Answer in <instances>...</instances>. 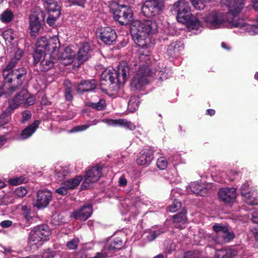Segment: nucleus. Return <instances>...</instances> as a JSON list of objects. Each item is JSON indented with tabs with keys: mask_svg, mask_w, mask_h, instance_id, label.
I'll return each mask as SVG.
<instances>
[{
	"mask_svg": "<svg viewBox=\"0 0 258 258\" xmlns=\"http://www.w3.org/2000/svg\"><path fill=\"white\" fill-rule=\"evenodd\" d=\"M60 47V42L57 36H55L49 39L43 37L39 39L36 44L34 54L35 63L38 62L42 54H50L56 56L57 50Z\"/></svg>",
	"mask_w": 258,
	"mask_h": 258,
	"instance_id": "obj_4",
	"label": "nucleus"
},
{
	"mask_svg": "<svg viewBox=\"0 0 258 258\" xmlns=\"http://www.w3.org/2000/svg\"><path fill=\"white\" fill-rule=\"evenodd\" d=\"M75 52L73 50L72 47H67L64 51L61 53L60 59L61 60H67V62H63L65 64L72 63L74 59Z\"/></svg>",
	"mask_w": 258,
	"mask_h": 258,
	"instance_id": "obj_26",
	"label": "nucleus"
},
{
	"mask_svg": "<svg viewBox=\"0 0 258 258\" xmlns=\"http://www.w3.org/2000/svg\"><path fill=\"white\" fill-rule=\"evenodd\" d=\"M22 121L25 122L31 118V114L28 111L24 112L23 114Z\"/></svg>",
	"mask_w": 258,
	"mask_h": 258,
	"instance_id": "obj_55",
	"label": "nucleus"
},
{
	"mask_svg": "<svg viewBox=\"0 0 258 258\" xmlns=\"http://www.w3.org/2000/svg\"><path fill=\"white\" fill-rule=\"evenodd\" d=\"M161 233V232L159 230L151 231L149 233L147 238L149 241H151L154 240Z\"/></svg>",
	"mask_w": 258,
	"mask_h": 258,
	"instance_id": "obj_47",
	"label": "nucleus"
},
{
	"mask_svg": "<svg viewBox=\"0 0 258 258\" xmlns=\"http://www.w3.org/2000/svg\"><path fill=\"white\" fill-rule=\"evenodd\" d=\"M3 37L6 42L11 43L16 37V34L11 29H8L3 33Z\"/></svg>",
	"mask_w": 258,
	"mask_h": 258,
	"instance_id": "obj_39",
	"label": "nucleus"
},
{
	"mask_svg": "<svg viewBox=\"0 0 258 258\" xmlns=\"http://www.w3.org/2000/svg\"><path fill=\"white\" fill-rule=\"evenodd\" d=\"M48 17L47 19V23L50 26H53L55 22L60 15V9H47Z\"/></svg>",
	"mask_w": 258,
	"mask_h": 258,
	"instance_id": "obj_29",
	"label": "nucleus"
},
{
	"mask_svg": "<svg viewBox=\"0 0 258 258\" xmlns=\"http://www.w3.org/2000/svg\"><path fill=\"white\" fill-rule=\"evenodd\" d=\"M10 116L6 113L0 116V127L7 124L10 120Z\"/></svg>",
	"mask_w": 258,
	"mask_h": 258,
	"instance_id": "obj_48",
	"label": "nucleus"
},
{
	"mask_svg": "<svg viewBox=\"0 0 258 258\" xmlns=\"http://www.w3.org/2000/svg\"><path fill=\"white\" fill-rule=\"evenodd\" d=\"M52 198V195L49 190L44 189L38 191L37 197L34 202V206L38 209L47 206Z\"/></svg>",
	"mask_w": 258,
	"mask_h": 258,
	"instance_id": "obj_11",
	"label": "nucleus"
},
{
	"mask_svg": "<svg viewBox=\"0 0 258 258\" xmlns=\"http://www.w3.org/2000/svg\"><path fill=\"white\" fill-rule=\"evenodd\" d=\"M99 38L104 43L110 45L115 42L117 35L115 31L111 28H103L100 30Z\"/></svg>",
	"mask_w": 258,
	"mask_h": 258,
	"instance_id": "obj_12",
	"label": "nucleus"
},
{
	"mask_svg": "<svg viewBox=\"0 0 258 258\" xmlns=\"http://www.w3.org/2000/svg\"><path fill=\"white\" fill-rule=\"evenodd\" d=\"M96 86L95 81L94 80L85 81L79 85L77 91L80 93L90 91L94 90Z\"/></svg>",
	"mask_w": 258,
	"mask_h": 258,
	"instance_id": "obj_30",
	"label": "nucleus"
},
{
	"mask_svg": "<svg viewBox=\"0 0 258 258\" xmlns=\"http://www.w3.org/2000/svg\"><path fill=\"white\" fill-rule=\"evenodd\" d=\"M183 49L182 44L179 42H173L168 48V52L171 55H176Z\"/></svg>",
	"mask_w": 258,
	"mask_h": 258,
	"instance_id": "obj_33",
	"label": "nucleus"
},
{
	"mask_svg": "<svg viewBox=\"0 0 258 258\" xmlns=\"http://www.w3.org/2000/svg\"><path fill=\"white\" fill-rule=\"evenodd\" d=\"M241 193L242 196H243V191L245 190L246 194H249L251 190H254L253 188H251L249 187V184L248 182H245L241 187L240 188Z\"/></svg>",
	"mask_w": 258,
	"mask_h": 258,
	"instance_id": "obj_51",
	"label": "nucleus"
},
{
	"mask_svg": "<svg viewBox=\"0 0 258 258\" xmlns=\"http://www.w3.org/2000/svg\"><path fill=\"white\" fill-rule=\"evenodd\" d=\"M173 11L177 14V21L185 24L189 29H198L201 26L199 15H191L190 7L185 0H179L175 3L173 5Z\"/></svg>",
	"mask_w": 258,
	"mask_h": 258,
	"instance_id": "obj_3",
	"label": "nucleus"
},
{
	"mask_svg": "<svg viewBox=\"0 0 258 258\" xmlns=\"http://www.w3.org/2000/svg\"><path fill=\"white\" fill-rule=\"evenodd\" d=\"M244 201L249 205H258V192L255 190H251L250 192L246 194L243 191Z\"/></svg>",
	"mask_w": 258,
	"mask_h": 258,
	"instance_id": "obj_25",
	"label": "nucleus"
},
{
	"mask_svg": "<svg viewBox=\"0 0 258 258\" xmlns=\"http://www.w3.org/2000/svg\"><path fill=\"white\" fill-rule=\"evenodd\" d=\"M157 30L156 23L149 20L143 22L136 20L131 25L133 38L136 44L140 47L138 51L139 59L141 61L146 62L150 59V48L153 45L151 35Z\"/></svg>",
	"mask_w": 258,
	"mask_h": 258,
	"instance_id": "obj_1",
	"label": "nucleus"
},
{
	"mask_svg": "<svg viewBox=\"0 0 258 258\" xmlns=\"http://www.w3.org/2000/svg\"><path fill=\"white\" fill-rule=\"evenodd\" d=\"M35 102L34 97L31 95L27 90H23L10 101L9 108L13 110L20 105L28 107L33 105Z\"/></svg>",
	"mask_w": 258,
	"mask_h": 258,
	"instance_id": "obj_7",
	"label": "nucleus"
},
{
	"mask_svg": "<svg viewBox=\"0 0 258 258\" xmlns=\"http://www.w3.org/2000/svg\"><path fill=\"white\" fill-rule=\"evenodd\" d=\"M213 229L217 234V237H219L224 231H226L227 227L220 224H216L213 226Z\"/></svg>",
	"mask_w": 258,
	"mask_h": 258,
	"instance_id": "obj_43",
	"label": "nucleus"
},
{
	"mask_svg": "<svg viewBox=\"0 0 258 258\" xmlns=\"http://www.w3.org/2000/svg\"><path fill=\"white\" fill-rule=\"evenodd\" d=\"M87 105L97 110H102L105 108L106 102L104 100L100 99H99V101L97 103L89 102L87 103Z\"/></svg>",
	"mask_w": 258,
	"mask_h": 258,
	"instance_id": "obj_38",
	"label": "nucleus"
},
{
	"mask_svg": "<svg viewBox=\"0 0 258 258\" xmlns=\"http://www.w3.org/2000/svg\"><path fill=\"white\" fill-rule=\"evenodd\" d=\"M39 124L38 120L34 121L33 123L25 128L21 134L20 138L22 140H25L32 136L36 131Z\"/></svg>",
	"mask_w": 258,
	"mask_h": 258,
	"instance_id": "obj_27",
	"label": "nucleus"
},
{
	"mask_svg": "<svg viewBox=\"0 0 258 258\" xmlns=\"http://www.w3.org/2000/svg\"><path fill=\"white\" fill-rule=\"evenodd\" d=\"M164 3L153 1H146L142 7V12L144 15L148 17L159 14L164 9Z\"/></svg>",
	"mask_w": 258,
	"mask_h": 258,
	"instance_id": "obj_9",
	"label": "nucleus"
},
{
	"mask_svg": "<svg viewBox=\"0 0 258 258\" xmlns=\"http://www.w3.org/2000/svg\"><path fill=\"white\" fill-rule=\"evenodd\" d=\"M44 22L43 14L42 12L33 13L29 18V28L30 34L32 36H36L42 28Z\"/></svg>",
	"mask_w": 258,
	"mask_h": 258,
	"instance_id": "obj_10",
	"label": "nucleus"
},
{
	"mask_svg": "<svg viewBox=\"0 0 258 258\" xmlns=\"http://www.w3.org/2000/svg\"><path fill=\"white\" fill-rule=\"evenodd\" d=\"M79 242L78 238H75L69 241L67 243V246L69 249H76Z\"/></svg>",
	"mask_w": 258,
	"mask_h": 258,
	"instance_id": "obj_44",
	"label": "nucleus"
},
{
	"mask_svg": "<svg viewBox=\"0 0 258 258\" xmlns=\"http://www.w3.org/2000/svg\"><path fill=\"white\" fill-rule=\"evenodd\" d=\"M153 158V150L151 149H146L140 152L137 162L139 165L146 166L151 163Z\"/></svg>",
	"mask_w": 258,
	"mask_h": 258,
	"instance_id": "obj_18",
	"label": "nucleus"
},
{
	"mask_svg": "<svg viewBox=\"0 0 258 258\" xmlns=\"http://www.w3.org/2000/svg\"><path fill=\"white\" fill-rule=\"evenodd\" d=\"M68 2L70 3L73 4H77L80 5L82 3H83L84 0H68Z\"/></svg>",
	"mask_w": 258,
	"mask_h": 258,
	"instance_id": "obj_60",
	"label": "nucleus"
},
{
	"mask_svg": "<svg viewBox=\"0 0 258 258\" xmlns=\"http://www.w3.org/2000/svg\"><path fill=\"white\" fill-rule=\"evenodd\" d=\"M205 21L214 29L227 27L230 23L234 27H239L242 30H245L251 35L258 33V25L247 24L244 23L243 20H239L237 22L235 20V18H233L231 21H229L225 14L219 12H212L205 18Z\"/></svg>",
	"mask_w": 258,
	"mask_h": 258,
	"instance_id": "obj_2",
	"label": "nucleus"
},
{
	"mask_svg": "<svg viewBox=\"0 0 258 258\" xmlns=\"http://www.w3.org/2000/svg\"><path fill=\"white\" fill-rule=\"evenodd\" d=\"M69 189L63 184V185L56 190V192L60 195H66L68 193Z\"/></svg>",
	"mask_w": 258,
	"mask_h": 258,
	"instance_id": "obj_53",
	"label": "nucleus"
},
{
	"mask_svg": "<svg viewBox=\"0 0 258 258\" xmlns=\"http://www.w3.org/2000/svg\"><path fill=\"white\" fill-rule=\"evenodd\" d=\"M102 122L110 126H123L127 129L134 130L136 129V125L132 122L124 118L118 119H104Z\"/></svg>",
	"mask_w": 258,
	"mask_h": 258,
	"instance_id": "obj_17",
	"label": "nucleus"
},
{
	"mask_svg": "<svg viewBox=\"0 0 258 258\" xmlns=\"http://www.w3.org/2000/svg\"><path fill=\"white\" fill-rule=\"evenodd\" d=\"M54 256V252L49 250L44 251L42 255H39L40 258H53Z\"/></svg>",
	"mask_w": 258,
	"mask_h": 258,
	"instance_id": "obj_52",
	"label": "nucleus"
},
{
	"mask_svg": "<svg viewBox=\"0 0 258 258\" xmlns=\"http://www.w3.org/2000/svg\"><path fill=\"white\" fill-rule=\"evenodd\" d=\"M128 67L125 62H122L118 66L117 70H116V73L117 74L115 76L116 78L118 84H123L126 80L127 75L128 74Z\"/></svg>",
	"mask_w": 258,
	"mask_h": 258,
	"instance_id": "obj_20",
	"label": "nucleus"
},
{
	"mask_svg": "<svg viewBox=\"0 0 258 258\" xmlns=\"http://www.w3.org/2000/svg\"><path fill=\"white\" fill-rule=\"evenodd\" d=\"M158 168L161 170H164L166 168L168 165V161L164 157L159 158L156 162Z\"/></svg>",
	"mask_w": 258,
	"mask_h": 258,
	"instance_id": "obj_41",
	"label": "nucleus"
},
{
	"mask_svg": "<svg viewBox=\"0 0 258 258\" xmlns=\"http://www.w3.org/2000/svg\"><path fill=\"white\" fill-rule=\"evenodd\" d=\"M117 74L116 73V70L112 67H108L103 71L101 75L102 80L108 81L110 84L117 83L116 78L115 76Z\"/></svg>",
	"mask_w": 258,
	"mask_h": 258,
	"instance_id": "obj_22",
	"label": "nucleus"
},
{
	"mask_svg": "<svg viewBox=\"0 0 258 258\" xmlns=\"http://www.w3.org/2000/svg\"><path fill=\"white\" fill-rule=\"evenodd\" d=\"M61 171L62 172V175H59L58 174L57 175V178L59 180H62L63 179V178L69 174V171H68V170L64 169H61Z\"/></svg>",
	"mask_w": 258,
	"mask_h": 258,
	"instance_id": "obj_56",
	"label": "nucleus"
},
{
	"mask_svg": "<svg viewBox=\"0 0 258 258\" xmlns=\"http://www.w3.org/2000/svg\"><path fill=\"white\" fill-rule=\"evenodd\" d=\"M114 18L121 25H127L132 20L133 13L128 6L118 5L116 3H113L110 5Z\"/></svg>",
	"mask_w": 258,
	"mask_h": 258,
	"instance_id": "obj_6",
	"label": "nucleus"
},
{
	"mask_svg": "<svg viewBox=\"0 0 258 258\" xmlns=\"http://www.w3.org/2000/svg\"><path fill=\"white\" fill-rule=\"evenodd\" d=\"M253 233L255 239L258 240V225L253 229Z\"/></svg>",
	"mask_w": 258,
	"mask_h": 258,
	"instance_id": "obj_61",
	"label": "nucleus"
},
{
	"mask_svg": "<svg viewBox=\"0 0 258 258\" xmlns=\"http://www.w3.org/2000/svg\"><path fill=\"white\" fill-rule=\"evenodd\" d=\"M90 45L87 43L83 44L80 47L77 55V59L79 63H82L88 59L90 56Z\"/></svg>",
	"mask_w": 258,
	"mask_h": 258,
	"instance_id": "obj_23",
	"label": "nucleus"
},
{
	"mask_svg": "<svg viewBox=\"0 0 258 258\" xmlns=\"http://www.w3.org/2000/svg\"><path fill=\"white\" fill-rule=\"evenodd\" d=\"M92 213V206L88 204L82 207L80 210L74 211L72 216L76 219L86 220Z\"/></svg>",
	"mask_w": 258,
	"mask_h": 258,
	"instance_id": "obj_19",
	"label": "nucleus"
},
{
	"mask_svg": "<svg viewBox=\"0 0 258 258\" xmlns=\"http://www.w3.org/2000/svg\"><path fill=\"white\" fill-rule=\"evenodd\" d=\"M12 225V222L10 220H5L1 222L0 225L4 228H8Z\"/></svg>",
	"mask_w": 258,
	"mask_h": 258,
	"instance_id": "obj_54",
	"label": "nucleus"
},
{
	"mask_svg": "<svg viewBox=\"0 0 258 258\" xmlns=\"http://www.w3.org/2000/svg\"><path fill=\"white\" fill-rule=\"evenodd\" d=\"M253 8L258 11V0H252Z\"/></svg>",
	"mask_w": 258,
	"mask_h": 258,
	"instance_id": "obj_64",
	"label": "nucleus"
},
{
	"mask_svg": "<svg viewBox=\"0 0 258 258\" xmlns=\"http://www.w3.org/2000/svg\"><path fill=\"white\" fill-rule=\"evenodd\" d=\"M98 122V120L95 119L93 121H89V123L88 124L74 126L72 128V130L69 131V132L70 133H73L84 131L89 128L90 126L96 125Z\"/></svg>",
	"mask_w": 258,
	"mask_h": 258,
	"instance_id": "obj_35",
	"label": "nucleus"
},
{
	"mask_svg": "<svg viewBox=\"0 0 258 258\" xmlns=\"http://www.w3.org/2000/svg\"><path fill=\"white\" fill-rule=\"evenodd\" d=\"M23 216L27 221H30L32 219V216L30 215V212L24 213V216Z\"/></svg>",
	"mask_w": 258,
	"mask_h": 258,
	"instance_id": "obj_63",
	"label": "nucleus"
},
{
	"mask_svg": "<svg viewBox=\"0 0 258 258\" xmlns=\"http://www.w3.org/2000/svg\"><path fill=\"white\" fill-rule=\"evenodd\" d=\"M111 256V254L107 252L106 249H104L101 252H98L96 254L91 258H103L107 256Z\"/></svg>",
	"mask_w": 258,
	"mask_h": 258,
	"instance_id": "obj_50",
	"label": "nucleus"
},
{
	"mask_svg": "<svg viewBox=\"0 0 258 258\" xmlns=\"http://www.w3.org/2000/svg\"><path fill=\"white\" fill-rule=\"evenodd\" d=\"M139 99L138 97H132L128 103V109L130 112L136 110L139 105Z\"/></svg>",
	"mask_w": 258,
	"mask_h": 258,
	"instance_id": "obj_37",
	"label": "nucleus"
},
{
	"mask_svg": "<svg viewBox=\"0 0 258 258\" xmlns=\"http://www.w3.org/2000/svg\"><path fill=\"white\" fill-rule=\"evenodd\" d=\"M64 84L66 86L65 90V97L68 100H72L73 99V95L72 94L71 88L70 87V86L71 85V83L69 81H66Z\"/></svg>",
	"mask_w": 258,
	"mask_h": 258,
	"instance_id": "obj_42",
	"label": "nucleus"
},
{
	"mask_svg": "<svg viewBox=\"0 0 258 258\" xmlns=\"http://www.w3.org/2000/svg\"><path fill=\"white\" fill-rule=\"evenodd\" d=\"M14 18V14L13 12L9 10H6L1 15L0 20L5 23L11 22Z\"/></svg>",
	"mask_w": 258,
	"mask_h": 258,
	"instance_id": "obj_36",
	"label": "nucleus"
},
{
	"mask_svg": "<svg viewBox=\"0 0 258 258\" xmlns=\"http://www.w3.org/2000/svg\"><path fill=\"white\" fill-rule=\"evenodd\" d=\"M101 169L99 166L92 167L86 172L83 184L88 186L89 184L96 182L101 176Z\"/></svg>",
	"mask_w": 258,
	"mask_h": 258,
	"instance_id": "obj_16",
	"label": "nucleus"
},
{
	"mask_svg": "<svg viewBox=\"0 0 258 258\" xmlns=\"http://www.w3.org/2000/svg\"><path fill=\"white\" fill-rule=\"evenodd\" d=\"M244 0H222V3L229 9L230 14L235 17L244 6Z\"/></svg>",
	"mask_w": 258,
	"mask_h": 258,
	"instance_id": "obj_13",
	"label": "nucleus"
},
{
	"mask_svg": "<svg viewBox=\"0 0 258 258\" xmlns=\"http://www.w3.org/2000/svg\"><path fill=\"white\" fill-rule=\"evenodd\" d=\"M183 258H196V254L191 251L186 252Z\"/></svg>",
	"mask_w": 258,
	"mask_h": 258,
	"instance_id": "obj_58",
	"label": "nucleus"
},
{
	"mask_svg": "<svg viewBox=\"0 0 258 258\" xmlns=\"http://www.w3.org/2000/svg\"><path fill=\"white\" fill-rule=\"evenodd\" d=\"M29 211L30 210L26 206H23L22 207V212L23 216H24V213H28L29 212Z\"/></svg>",
	"mask_w": 258,
	"mask_h": 258,
	"instance_id": "obj_62",
	"label": "nucleus"
},
{
	"mask_svg": "<svg viewBox=\"0 0 258 258\" xmlns=\"http://www.w3.org/2000/svg\"><path fill=\"white\" fill-rule=\"evenodd\" d=\"M181 203L178 200H174L172 205L168 208V210L170 212H175L177 211L181 207Z\"/></svg>",
	"mask_w": 258,
	"mask_h": 258,
	"instance_id": "obj_46",
	"label": "nucleus"
},
{
	"mask_svg": "<svg viewBox=\"0 0 258 258\" xmlns=\"http://www.w3.org/2000/svg\"><path fill=\"white\" fill-rule=\"evenodd\" d=\"M219 199L225 203L233 202L237 197L236 190L235 188L225 187L221 188L219 192Z\"/></svg>",
	"mask_w": 258,
	"mask_h": 258,
	"instance_id": "obj_14",
	"label": "nucleus"
},
{
	"mask_svg": "<svg viewBox=\"0 0 258 258\" xmlns=\"http://www.w3.org/2000/svg\"><path fill=\"white\" fill-rule=\"evenodd\" d=\"M211 187L210 184L205 183L202 181L192 182L189 185V187L192 193L201 196H205L207 195Z\"/></svg>",
	"mask_w": 258,
	"mask_h": 258,
	"instance_id": "obj_15",
	"label": "nucleus"
},
{
	"mask_svg": "<svg viewBox=\"0 0 258 258\" xmlns=\"http://www.w3.org/2000/svg\"><path fill=\"white\" fill-rule=\"evenodd\" d=\"M25 182V179L23 177H15L9 180V183L13 185H17Z\"/></svg>",
	"mask_w": 258,
	"mask_h": 258,
	"instance_id": "obj_45",
	"label": "nucleus"
},
{
	"mask_svg": "<svg viewBox=\"0 0 258 258\" xmlns=\"http://www.w3.org/2000/svg\"><path fill=\"white\" fill-rule=\"evenodd\" d=\"M43 59L41 61L40 69L42 71H47L53 67L55 56L50 54H42Z\"/></svg>",
	"mask_w": 258,
	"mask_h": 258,
	"instance_id": "obj_21",
	"label": "nucleus"
},
{
	"mask_svg": "<svg viewBox=\"0 0 258 258\" xmlns=\"http://www.w3.org/2000/svg\"><path fill=\"white\" fill-rule=\"evenodd\" d=\"M15 192L17 196L23 197L26 195L27 190L25 188L20 186L17 188Z\"/></svg>",
	"mask_w": 258,
	"mask_h": 258,
	"instance_id": "obj_49",
	"label": "nucleus"
},
{
	"mask_svg": "<svg viewBox=\"0 0 258 258\" xmlns=\"http://www.w3.org/2000/svg\"><path fill=\"white\" fill-rule=\"evenodd\" d=\"M234 237V234L233 232H229L228 229H226L219 237H216L213 240L216 243H225L229 241Z\"/></svg>",
	"mask_w": 258,
	"mask_h": 258,
	"instance_id": "obj_32",
	"label": "nucleus"
},
{
	"mask_svg": "<svg viewBox=\"0 0 258 258\" xmlns=\"http://www.w3.org/2000/svg\"><path fill=\"white\" fill-rule=\"evenodd\" d=\"M126 183H127L126 179L124 177H121L119 178V183L120 185L124 186L126 185Z\"/></svg>",
	"mask_w": 258,
	"mask_h": 258,
	"instance_id": "obj_59",
	"label": "nucleus"
},
{
	"mask_svg": "<svg viewBox=\"0 0 258 258\" xmlns=\"http://www.w3.org/2000/svg\"><path fill=\"white\" fill-rule=\"evenodd\" d=\"M123 241L119 237L114 238L106 244L105 249L112 255V252L116 249H120L123 246Z\"/></svg>",
	"mask_w": 258,
	"mask_h": 258,
	"instance_id": "obj_24",
	"label": "nucleus"
},
{
	"mask_svg": "<svg viewBox=\"0 0 258 258\" xmlns=\"http://www.w3.org/2000/svg\"><path fill=\"white\" fill-rule=\"evenodd\" d=\"M82 180V177L78 175L75 176L74 178L68 180L63 182V184L66 186L69 189H74L77 187Z\"/></svg>",
	"mask_w": 258,
	"mask_h": 258,
	"instance_id": "obj_34",
	"label": "nucleus"
},
{
	"mask_svg": "<svg viewBox=\"0 0 258 258\" xmlns=\"http://www.w3.org/2000/svg\"><path fill=\"white\" fill-rule=\"evenodd\" d=\"M251 220L253 223L258 224V211H254L252 213Z\"/></svg>",
	"mask_w": 258,
	"mask_h": 258,
	"instance_id": "obj_57",
	"label": "nucleus"
},
{
	"mask_svg": "<svg viewBox=\"0 0 258 258\" xmlns=\"http://www.w3.org/2000/svg\"><path fill=\"white\" fill-rule=\"evenodd\" d=\"M150 74V70L147 67L142 66L132 80V88L139 91L142 90L149 82Z\"/></svg>",
	"mask_w": 258,
	"mask_h": 258,
	"instance_id": "obj_8",
	"label": "nucleus"
},
{
	"mask_svg": "<svg viewBox=\"0 0 258 258\" xmlns=\"http://www.w3.org/2000/svg\"><path fill=\"white\" fill-rule=\"evenodd\" d=\"M237 252L232 249H221L216 251V258H231L236 255Z\"/></svg>",
	"mask_w": 258,
	"mask_h": 258,
	"instance_id": "obj_31",
	"label": "nucleus"
},
{
	"mask_svg": "<svg viewBox=\"0 0 258 258\" xmlns=\"http://www.w3.org/2000/svg\"><path fill=\"white\" fill-rule=\"evenodd\" d=\"M186 224V217L184 213H180L173 216V224L174 227L179 229L185 227Z\"/></svg>",
	"mask_w": 258,
	"mask_h": 258,
	"instance_id": "obj_28",
	"label": "nucleus"
},
{
	"mask_svg": "<svg viewBox=\"0 0 258 258\" xmlns=\"http://www.w3.org/2000/svg\"><path fill=\"white\" fill-rule=\"evenodd\" d=\"M47 5V9H60L59 0H44Z\"/></svg>",
	"mask_w": 258,
	"mask_h": 258,
	"instance_id": "obj_40",
	"label": "nucleus"
},
{
	"mask_svg": "<svg viewBox=\"0 0 258 258\" xmlns=\"http://www.w3.org/2000/svg\"><path fill=\"white\" fill-rule=\"evenodd\" d=\"M50 235V232L47 226H39L30 232L28 244L31 249H36L48 240Z\"/></svg>",
	"mask_w": 258,
	"mask_h": 258,
	"instance_id": "obj_5",
	"label": "nucleus"
}]
</instances>
